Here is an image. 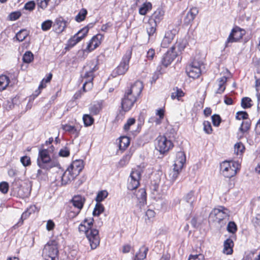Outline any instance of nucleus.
<instances>
[{"label":"nucleus","instance_id":"19","mask_svg":"<svg viewBox=\"0 0 260 260\" xmlns=\"http://www.w3.org/2000/svg\"><path fill=\"white\" fill-rule=\"evenodd\" d=\"M176 56V52H174L172 49L167 51L162 57L161 63L165 67H167L172 62Z\"/></svg>","mask_w":260,"mask_h":260},{"label":"nucleus","instance_id":"45","mask_svg":"<svg viewBox=\"0 0 260 260\" xmlns=\"http://www.w3.org/2000/svg\"><path fill=\"white\" fill-rule=\"evenodd\" d=\"M34 59V55L29 51H26L23 56V61L25 63H30Z\"/></svg>","mask_w":260,"mask_h":260},{"label":"nucleus","instance_id":"42","mask_svg":"<svg viewBox=\"0 0 260 260\" xmlns=\"http://www.w3.org/2000/svg\"><path fill=\"white\" fill-rule=\"evenodd\" d=\"M28 35V31L26 29H22L17 33L16 38L18 41L22 42L26 38Z\"/></svg>","mask_w":260,"mask_h":260},{"label":"nucleus","instance_id":"10","mask_svg":"<svg viewBox=\"0 0 260 260\" xmlns=\"http://www.w3.org/2000/svg\"><path fill=\"white\" fill-rule=\"evenodd\" d=\"M245 34V31L244 29L237 26L233 28L225 42V47H229L230 43L239 41Z\"/></svg>","mask_w":260,"mask_h":260},{"label":"nucleus","instance_id":"25","mask_svg":"<svg viewBox=\"0 0 260 260\" xmlns=\"http://www.w3.org/2000/svg\"><path fill=\"white\" fill-rule=\"evenodd\" d=\"M76 177L73 176V175L67 169L61 177V184L62 185H66L73 180Z\"/></svg>","mask_w":260,"mask_h":260},{"label":"nucleus","instance_id":"57","mask_svg":"<svg viewBox=\"0 0 260 260\" xmlns=\"http://www.w3.org/2000/svg\"><path fill=\"white\" fill-rule=\"evenodd\" d=\"M212 121L214 126H218L221 122L220 117L218 115H213L212 116Z\"/></svg>","mask_w":260,"mask_h":260},{"label":"nucleus","instance_id":"64","mask_svg":"<svg viewBox=\"0 0 260 260\" xmlns=\"http://www.w3.org/2000/svg\"><path fill=\"white\" fill-rule=\"evenodd\" d=\"M145 215L147 217V219L150 220L155 217V213L153 210L149 209L146 212Z\"/></svg>","mask_w":260,"mask_h":260},{"label":"nucleus","instance_id":"37","mask_svg":"<svg viewBox=\"0 0 260 260\" xmlns=\"http://www.w3.org/2000/svg\"><path fill=\"white\" fill-rule=\"evenodd\" d=\"M87 14V11L85 9H82L77 16L75 17V20L78 22L83 21Z\"/></svg>","mask_w":260,"mask_h":260},{"label":"nucleus","instance_id":"63","mask_svg":"<svg viewBox=\"0 0 260 260\" xmlns=\"http://www.w3.org/2000/svg\"><path fill=\"white\" fill-rule=\"evenodd\" d=\"M70 154V150L68 148L65 147L60 150L59 155L62 157H67Z\"/></svg>","mask_w":260,"mask_h":260},{"label":"nucleus","instance_id":"6","mask_svg":"<svg viewBox=\"0 0 260 260\" xmlns=\"http://www.w3.org/2000/svg\"><path fill=\"white\" fill-rule=\"evenodd\" d=\"M57 244L55 241H50L45 246L43 253L46 260H58Z\"/></svg>","mask_w":260,"mask_h":260},{"label":"nucleus","instance_id":"28","mask_svg":"<svg viewBox=\"0 0 260 260\" xmlns=\"http://www.w3.org/2000/svg\"><path fill=\"white\" fill-rule=\"evenodd\" d=\"M227 82V78L223 76L217 80L218 88L216 92V93L221 94L224 91L226 88V83Z\"/></svg>","mask_w":260,"mask_h":260},{"label":"nucleus","instance_id":"50","mask_svg":"<svg viewBox=\"0 0 260 260\" xmlns=\"http://www.w3.org/2000/svg\"><path fill=\"white\" fill-rule=\"evenodd\" d=\"M204 131L207 134H210L212 132V128L210 122L208 121H205L203 122Z\"/></svg>","mask_w":260,"mask_h":260},{"label":"nucleus","instance_id":"43","mask_svg":"<svg viewBox=\"0 0 260 260\" xmlns=\"http://www.w3.org/2000/svg\"><path fill=\"white\" fill-rule=\"evenodd\" d=\"M136 197L140 202H144L146 199V193L145 189H140L136 193Z\"/></svg>","mask_w":260,"mask_h":260},{"label":"nucleus","instance_id":"61","mask_svg":"<svg viewBox=\"0 0 260 260\" xmlns=\"http://www.w3.org/2000/svg\"><path fill=\"white\" fill-rule=\"evenodd\" d=\"M20 161L25 167L28 166L31 164L30 158L27 156H24L21 157Z\"/></svg>","mask_w":260,"mask_h":260},{"label":"nucleus","instance_id":"22","mask_svg":"<svg viewBox=\"0 0 260 260\" xmlns=\"http://www.w3.org/2000/svg\"><path fill=\"white\" fill-rule=\"evenodd\" d=\"M234 245V242L231 239H227L223 243V253L227 255L232 254Z\"/></svg>","mask_w":260,"mask_h":260},{"label":"nucleus","instance_id":"62","mask_svg":"<svg viewBox=\"0 0 260 260\" xmlns=\"http://www.w3.org/2000/svg\"><path fill=\"white\" fill-rule=\"evenodd\" d=\"M188 260H205L204 256L202 254L191 255Z\"/></svg>","mask_w":260,"mask_h":260},{"label":"nucleus","instance_id":"36","mask_svg":"<svg viewBox=\"0 0 260 260\" xmlns=\"http://www.w3.org/2000/svg\"><path fill=\"white\" fill-rule=\"evenodd\" d=\"M9 83L8 77L5 75L0 76V91L6 89Z\"/></svg>","mask_w":260,"mask_h":260},{"label":"nucleus","instance_id":"53","mask_svg":"<svg viewBox=\"0 0 260 260\" xmlns=\"http://www.w3.org/2000/svg\"><path fill=\"white\" fill-rule=\"evenodd\" d=\"M50 0H37L38 7L42 10H45L48 6Z\"/></svg>","mask_w":260,"mask_h":260},{"label":"nucleus","instance_id":"41","mask_svg":"<svg viewBox=\"0 0 260 260\" xmlns=\"http://www.w3.org/2000/svg\"><path fill=\"white\" fill-rule=\"evenodd\" d=\"M83 120L85 126L91 125L94 122V118L89 114H84L83 116Z\"/></svg>","mask_w":260,"mask_h":260},{"label":"nucleus","instance_id":"17","mask_svg":"<svg viewBox=\"0 0 260 260\" xmlns=\"http://www.w3.org/2000/svg\"><path fill=\"white\" fill-rule=\"evenodd\" d=\"M81 127L82 126L80 125L77 124L74 126L68 124H62L61 125V128L63 131L74 135L75 138L79 136Z\"/></svg>","mask_w":260,"mask_h":260},{"label":"nucleus","instance_id":"44","mask_svg":"<svg viewBox=\"0 0 260 260\" xmlns=\"http://www.w3.org/2000/svg\"><path fill=\"white\" fill-rule=\"evenodd\" d=\"M250 127V122L249 120H246L242 122L241 124V126L239 128V131L242 133L244 134L245 132H247Z\"/></svg>","mask_w":260,"mask_h":260},{"label":"nucleus","instance_id":"46","mask_svg":"<svg viewBox=\"0 0 260 260\" xmlns=\"http://www.w3.org/2000/svg\"><path fill=\"white\" fill-rule=\"evenodd\" d=\"M104 206L100 204V203H97L93 211V215L94 216H99L104 211Z\"/></svg>","mask_w":260,"mask_h":260},{"label":"nucleus","instance_id":"54","mask_svg":"<svg viewBox=\"0 0 260 260\" xmlns=\"http://www.w3.org/2000/svg\"><path fill=\"white\" fill-rule=\"evenodd\" d=\"M21 13L19 11H15L11 13L9 15V20L11 21H15L21 16Z\"/></svg>","mask_w":260,"mask_h":260},{"label":"nucleus","instance_id":"49","mask_svg":"<svg viewBox=\"0 0 260 260\" xmlns=\"http://www.w3.org/2000/svg\"><path fill=\"white\" fill-rule=\"evenodd\" d=\"M80 41H81V37H79L78 35L75 34L72 38L69 40V45L71 46H74Z\"/></svg>","mask_w":260,"mask_h":260},{"label":"nucleus","instance_id":"18","mask_svg":"<svg viewBox=\"0 0 260 260\" xmlns=\"http://www.w3.org/2000/svg\"><path fill=\"white\" fill-rule=\"evenodd\" d=\"M186 161V156L184 152L179 151L176 153L173 166L179 169H182Z\"/></svg>","mask_w":260,"mask_h":260},{"label":"nucleus","instance_id":"23","mask_svg":"<svg viewBox=\"0 0 260 260\" xmlns=\"http://www.w3.org/2000/svg\"><path fill=\"white\" fill-rule=\"evenodd\" d=\"M174 34L171 30H168L166 32L165 36L161 43L162 47L167 48L171 43L174 39Z\"/></svg>","mask_w":260,"mask_h":260},{"label":"nucleus","instance_id":"16","mask_svg":"<svg viewBox=\"0 0 260 260\" xmlns=\"http://www.w3.org/2000/svg\"><path fill=\"white\" fill-rule=\"evenodd\" d=\"M143 88V83L140 81H137L126 92L137 99L141 94Z\"/></svg>","mask_w":260,"mask_h":260},{"label":"nucleus","instance_id":"2","mask_svg":"<svg viewBox=\"0 0 260 260\" xmlns=\"http://www.w3.org/2000/svg\"><path fill=\"white\" fill-rule=\"evenodd\" d=\"M53 147L52 146L49 149H42L39 150L37 164L40 168L49 170L57 165V163L51 160L50 156V153L53 151Z\"/></svg>","mask_w":260,"mask_h":260},{"label":"nucleus","instance_id":"38","mask_svg":"<svg viewBox=\"0 0 260 260\" xmlns=\"http://www.w3.org/2000/svg\"><path fill=\"white\" fill-rule=\"evenodd\" d=\"M152 8V5L150 3H144L142 6L139 9V13L141 15H145L148 11L150 10Z\"/></svg>","mask_w":260,"mask_h":260},{"label":"nucleus","instance_id":"33","mask_svg":"<svg viewBox=\"0 0 260 260\" xmlns=\"http://www.w3.org/2000/svg\"><path fill=\"white\" fill-rule=\"evenodd\" d=\"M182 169L176 168L175 166L169 174V179L172 182H174L177 178Z\"/></svg>","mask_w":260,"mask_h":260},{"label":"nucleus","instance_id":"15","mask_svg":"<svg viewBox=\"0 0 260 260\" xmlns=\"http://www.w3.org/2000/svg\"><path fill=\"white\" fill-rule=\"evenodd\" d=\"M197 199V194L193 190L187 193L183 197L184 201L189 206V211L192 212Z\"/></svg>","mask_w":260,"mask_h":260},{"label":"nucleus","instance_id":"4","mask_svg":"<svg viewBox=\"0 0 260 260\" xmlns=\"http://www.w3.org/2000/svg\"><path fill=\"white\" fill-rule=\"evenodd\" d=\"M240 167L238 161H224L220 164V170L224 177L231 178L237 174Z\"/></svg>","mask_w":260,"mask_h":260},{"label":"nucleus","instance_id":"59","mask_svg":"<svg viewBox=\"0 0 260 260\" xmlns=\"http://www.w3.org/2000/svg\"><path fill=\"white\" fill-rule=\"evenodd\" d=\"M35 6L36 4L35 2L33 1H31L28 2L25 4L24 8L27 10L32 11L35 9Z\"/></svg>","mask_w":260,"mask_h":260},{"label":"nucleus","instance_id":"39","mask_svg":"<svg viewBox=\"0 0 260 260\" xmlns=\"http://www.w3.org/2000/svg\"><path fill=\"white\" fill-rule=\"evenodd\" d=\"M131 156L132 153L131 152L126 154L119 161V166L121 167L126 166L128 163Z\"/></svg>","mask_w":260,"mask_h":260},{"label":"nucleus","instance_id":"31","mask_svg":"<svg viewBox=\"0 0 260 260\" xmlns=\"http://www.w3.org/2000/svg\"><path fill=\"white\" fill-rule=\"evenodd\" d=\"M155 115L158 117L155 118L153 121L157 125L160 124L164 118L165 110L162 108L157 109L155 112Z\"/></svg>","mask_w":260,"mask_h":260},{"label":"nucleus","instance_id":"60","mask_svg":"<svg viewBox=\"0 0 260 260\" xmlns=\"http://www.w3.org/2000/svg\"><path fill=\"white\" fill-rule=\"evenodd\" d=\"M248 115L246 112L240 111L237 113L236 118L239 120H246L248 118Z\"/></svg>","mask_w":260,"mask_h":260},{"label":"nucleus","instance_id":"13","mask_svg":"<svg viewBox=\"0 0 260 260\" xmlns=\"http://www.w3.org/2000/svg\"><path fill=\"white\" fill-rule=\"evenodd\" d=\"M137 98L125 92L121 101V107L125 112L128 111L134 106Z\"/></svg>","mask_w":260,"mask_h":260},{"label":"nucleus","instance_id":"29","mask_svg":"<svg viewBox=\"0 0 260 260\" xmlns=\"http://www.w3.org/2000/svg\"><path fill=\"white\" fill-rule=\"evenodd\" d=\"M156 26L157 24L153 21L149 20L148 22L146 24V30L149 37L153 35L155 32Z\"/></svg>","mask_w":260,"mask_h":260},{"label":"nucleus","instance_id":"9","mask_svg":"<svg viewBox=\"0 0 260 260\" xmlns=\"http://www.w3.org/2000/svg\"><path fill=\"white\" fill-rule=\"evenodd\" d=\"M229 210L223 206H219L214 208L210 214V218L219 223L223 219L229 217Z\"/></svg>","mask_w":260,"mask_h":260},{"label":"nucleus","instance_id":"26","mask_svg":"<svg viewBox=\"0 0 260 260\" xmlns=\"http://www.w3.org/2000/svg\"><path fill=\"white\" fill-rule=\"evenodd\" d=\"M164 15V12L161 9H157L153 13L149 20L153 21L157 24L163 19Z\"/></svg>","mask_w":260,"mask_h":260},{"label":"nucleus","instance_id":"5","mask_svg":"<svg viewBox=\"0 0 260 260\" xmlns=\"http://www.w3.org/2000/svg\"><path fill=\"white\" fill-rule=\"evenodd\" d=\"M132 53L129 51L125 52L122 57L119 64L113 71L112 75L115 77L125 74L129 69V62L131 58Z\"/></svg>","mask_w":260,"mask_h":260},{"label":"nucleus","instance_id":"3","mask_svg":"<svg viewBox=\"0 0 260 260\" xmlns=\"http://www.w3.org/2000/svg\"><path fill=\"white\" fill-rule=\"evenodd\" d=\"M97 70L96 61L93 60L89 62L84 68V74L82 75L84 82L83 88L84 91L89 90L92 87L93 72Z\"/></svg>","mask_w":260,"mask_h":260},{"label":"nucleus","instance_id":"20","mask_svg":"<svg viewBox=\"0 0 260 260\" xmlns=\"http://www.w3.org/2000/svg\"><path fill=\"white\" fill-rule=\"evenodd\" d=\"M71 202L76 209H79L80 211L83 208L85 199L81 196H75L72 198Z\"/></svg>","mask_w":260,"mask_h":260},{"label":"nucleus","instance_id":"48","mask_svg":"<svg viewBox=\"0 0 260 260\" xmlns=\"http://www.w3.org/2000/svg\"><path fill=\"white\" fill-rule=\"evenodd\" d=\"M251 102L252 101L249 98H244L241 101V106L244 109L250 108L252 105Z\"/></svg>","mask_w":260,"mask_h":260},{"label":"nucleus","instance_id":"58","mask_svg":"<svg viewBox=\"0 0 260 260\" xmlns=\"http://www.w3.org/2000/svg\"><path fill=\"white\" fill-rule=\"evenodd\" d=\"M89 31L88 26L84 27L81 30H80L77 34L79 37H81V40L83 39L87 34Z\"/></svg>","mask_w":260,"mask_h":260},{"label":"nucleus","instance_id":"11","mask_svg":"<svg viewBox=\"0 0 260 260\" xmlns=\"http://www.w3.org/2000/svg\"><path fill=\"white\" fill-rule=\"evenodd\" d=\"M156 143V148L162 153L169 151L173 146L172 142L165 136L157 137Z\"/></svg>","mask_w":260,"mask_h":260},{"label":"nucleus","instance_id":"27","mask_svg":"<svg viewBox=\"0 0 260 260\" xmlns=\"http://www.w3.org/2000/svg\"><path fill=\"white\" fill-rule=\"evenodd\" d=\"M103 108L102 102H94L89 107L90 114L92 115L98 114Z\"/></svg>","mask_w":260,"mask_h":260},{"label":"nucleus","instance_id":"52","mask_svg":"<svg viewBox=\"0 0 260 260\" xmlns=\"http://www.w3.org/2000/svg\"><path fill=\"white\" fill-rule=\"evenodd\" d=\"M227 230L232 234L235 233L237 230V225L233 221L229 222L227 226Z\"/></svg>","mask_w":260,"mask_h":260},{"label":"nucleus","instance_id":"21","mask_svg":"<svg viewBox=\"0 0 260 260\" xmlns=\"http://www.w3.org/2000/svg\"><path fill=\"white\" fill-rule=\"evenodd\" d=\"M198 9L196 7L191 8L189 11L186 14L185 17L184 18V23L188 24L191 23L194 19L195 18L197 15L198 14Z\"/></svg>","mask_w":260,"mask_h":260},{"label":"nucleus","instance_id":"51","mask_svg":"<svg viewBox=\"0 0 260 260\" xmlns=\"http://www.w3.org/2000/svg\"><path fill=\"white\" fill-rule=\"evenodd\" d=\"M53 22L50 20H47L44 21L41 25V28L44 31L49 30L52 26Z\"/></svg>","mask_w":260,"mask_h":260},{"label":"nucleus","instance_id":"56","mask_svg":"<svg viewBox=\"0 0 260 260\" xmlns=\"http://www.w3.org/2000/svg\"><path fill=\"white\" fill-rule=\"evenodd\" d=\"M135 119L133 118H129L127 120L126 123L124 125V129L125 131H128L131 126L134 125L135 123Z\"/></svg>","mask_w":260,"mask_h":260},{"label":"nucleus","instance_id":"24","mask_svg":"<svg viewBox=\"0 0 260 260\" xmlns=\"http://www.w3.org/2000/svg\"><path fill=\"white\" fill-rule=\"evenodd\" d=\"M37 211H38V210L36 206H30L25 212L22 213L21 217V220L18 221L17 224L18 226L21 225L23 223V220L28 218L31 213H34Z\"/></svg>","mask_w":260,"mask_h":260},{"label":"nucleus","instance_id":"32","mask_svg":"<svg viewBox=\"0 0 260 260\" xmlns=\"http://www.w3.org/2000/svg\"><path fill=\"white\" fill-rule=\"evenodd\" d=\"M245 146L242 143L239 142L234 145V151L237 155H242L244 152Z\"/></svg>","mask_w":260,"mask_h":260},{"label":"nucleus","instance_id":"8","mask_svg":"<svg viewBox=\"0 0 260 260\" xmlns=\"http://www.w3.org/2000/svg\"><path fill=\"white\" fill-rule=\"evenodd\" d=\"M142 172V168L140 167L133 170L128 180L127 188L129 190L136 189L139 186Z\"/></svg>","mask_w":260,"mask_h":260},{"label":"nucleus","instance_id":"34","mask_svg":"<svg viewBox=\"0 0 260 260\" xmlns=\"http://www.w3.org/2000/svg\"><path fill=\"white\" fill-rule=\"evenodd\" d=\"M130 140L127 137H121L119 139V147L121 150H125L129 145Z\"/></svg>","mask_w":260,"mask_h":260},{"label":"nucleus","instance_id":"14","mask_svg":"<svg viewBox=\"0 0 260 260\" xmlns=\"http://www.w3.org/2000/svg\"><path fill=\"white\" fill-rule=\"evenodd\" d=\"M84 167L83 161L82 160L78 159L72 162L68 168V171H70L75 177L77 176Z\"/></svg>","mask_w":260,"mask_h":260},{"label":"nucleus","instance_id":"40","mask_svg":"<svg viewBox=\"0 0 260 260\" xmlns=\"http://www.w3.org/2000/svg\"><path fill=\"white\" fill-rule=\"evenodd\" d=\"M108 195V192L106 190H103L99 191L95 198V201L97 203H100L106 199Z\"/></svg>","mask_w":260,"mask_h":260},{"label":"nucleus","instance_id":"30","mask_svg":"<svg viewBox=\"0 0 260 260\" xmlns=\"http://www.w3.org/2000/svg\"><path fill=\"white\" fill-rule=\"evenodd\" d=\"M184 95V93L181 89L176 87L173 89L171 97L172 100L177 99L180 100V98Z\"/></svg>","mask_w":260,"mask_h":260},{"label":"nucleus","instance_id":"7","mask_svg":"<svg viewBox=\"0 0 260 260\" xmlns=\"http://www.w3.org/2000/svg\"><path fill=\"white\" fill-rule=\"evenodd\" d=\"M202 62L194 58L186 68V73L190 78H198L201 74V66Z\"/></svg>","mask_w":260,"mask_h":260},{"label":"nucleus","instance_id":"35","mask_svg":"<svg viewBox=\"0 0 260 260\" xmlns=\"http://www.w3.org/2000/svg\"><path fill=\"white\" fill-rule=\"evenodd\" d=\"M147 251L148 249L144 246H142L140 248L139 253L136 255L135 257L140 260H143L146 257Z\"/></svg>","mask_w":260,"mask_h":260},{"label":"nucleus","instance_id":"47","mask_svg":"<svg viewBox=\"0 0 260 260\" xmlns=\"http://www.w3.org/2000/svg\"><path fill=\"white\" fill-rule=\"evenodd\" d=\"M78 258V252L76 250H71L68 253V260H77Z\"/></svg>","mask_w":260,"mask_h":260},{"label":"nucleus","instance_id":"12","mask_svg":"<svg viewBox=\"0 0 260 260\" xmlns=\"http://www.w3.org/2000/svg\"><path fill=\"white\" fill-rule=\"evenodd\" d=\"M103 38L104 36L100 34L93 36L88 43L86 48L84 50L79 51L78 53L80 54L81 52L84 53L85 52L89 53L92 51L101 44V41Z\"/></svg>","mask_w":260,"mask_h":260},{"label":"nucleus","instance_id":"1","mask_svg":"<svg viewBox=\"0 0 260 260\" xmlns=\"http://www.w3.org/2000/svg\"><path fill=\"white\" fill-rule=\"evenodd\" d=\"M93 219L92 218H85L79 225V231L85 234L88 239L91 248L95 249L100 244V239L99 231L92 229Z\"/></svg>","mask_w":260,"mask_h":260},{"label":"nucleus","instance_id":"55","mask_svg":"<svg viewBox=\"0 0 260 260\" xmlns=\"http://www.w3.org/2000/svg\"><path fill=\"white\" fill-rule=\"evenodd\" d=\"M9 185L8 182L3 181L0 183V191L3 193L8 192Z\"/></svg>","mask_w":260,"mask_h":260}]
</instances>
